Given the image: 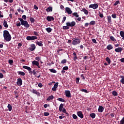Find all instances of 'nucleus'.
Segmentation results:
<instances>
[{
	"mask_svg": "<svg viewBox=\"0 0 124 124\" xmlns=\"http://www.w3.org/2000/svg\"><path fill=\"white\" fill-rule=\"evenodd\" d=\"M3 37L5 41L6 42H9L11 40V35H10V33H9V31L7 30H4L3 31Z\"/></svg>",
	"mask_w": 124,
	"mask_h": 124,
	"instance_id": "obj_1",
	"label": "nucleus"
},
{
	"mask_svg": "<svg viewBox=\"0 0 124 124\" xmlns=\"http://www.w3.org/2000/svg\"><path fill=\"white\" fill-rule=\"evenodd\" d=\"M66 26L62 27L63 30H69V27H71L72 28L74 27L76 25V22H75V21H72L71 22H67L66 23Z\"/></svg>",
	"mask_w": 124,
	"mask_h": 124,
	"instance_id": "obj_2",
	"label": "nucleus"
},
{
	"mask_svg": "<svg viewBox=\"0 0 124 124\" xmlns=\"http://www.w3.org/2000/svg\"><path fill=\"white\" fill-rule=\"evenodd\" d=\"M18 19L20 21L22 26H24L25 28H27V29H29V28H30V24H29L28 21L24 20V19H23V18L21 17L18 18Z\"/></svg>",
	"mask_w": 124,
	"mask_h": 124,
	"instance_id": "obj_3",
	"label": "nucleus"
},
{
	"mask_svg": "<svg viewBox=\"0 0 124 124\" xmlns=\"http://www.w3.org/2000/svg\"><path fill=\"white\" fill-rule=\"evenodd\" d=\"M73 41L72 42V45H78L81 43V40L78 39V37H75L72 39Z\"/></svg>",
	"mask_w": 124,
	"mask_h": 124,
	"instance_id": "obj_4",
	"label": "nucleus"
},
{
	"mask_svg": "<svg viewBox=\"0 0 124 124\" xmlns=\"http://www.w3.org/2000/svg\"><path fill=\"white\" fill-rule=\"evenodd\" d=\"M26 39L27 40H35V39H37V37L36 36H28Z\"/></svg>",
	"mask_w": 124,
	"mask_h": 124,
	"instance_id": "obj_5",
	"label": "nucleus"
},
{
	"mask_svg": "<svg viewBox=\"0 0 124 124\" xmlns=\"http://www.w3.org/2000/svg\"><path fill=\"white\" fill-rule=\"evenodd\" d=\"M89 8H93V9H97V8H98V4L96 3L90 4L89 5Z\"/></svg>",
	"mask_w": 124,
	"mask_h": 124,
	"instance_id": "obj_6",
	"label": "nucleus"
},
{
	"mask_svg": "<svg viewBox=\"0 0 124 124\" xmlns=\"http://www.w3.org/2000/svg\"><path fill=\"white\" fill-rule=\"evenodd\" d=\"M65 13H67L69 15H70V14H72V11L71 10V9L69 7H66L65 9Z\"/></svg>",
	"mask_w": 124,
	"mask_h": 124,
	"instance_id": "obj_7",
	"label": "nucleus"
},
{
	"mask_svg": "<svg viewBox=\"0 0 124 124\" xmlns=\"http://www.w3.org/2000/svg\"><path fill=\"white\" fill-rule=\"evenodd\" d=\"M32 65H36L38 68H40V66H39V62L38 61H36L35 60L32 62Z\"/></svg>",
	"mask_w": 124,
	"mask_h": 124,
	"instance_id": "obj_8",
	"label": "nucleus"
},
{
	"mask_svg": "<svg viewBox=\"0 0 124 124\" xmlns=\"http://www.w3.org/2000/svg\"><path fill=\"white\" fill-rule=\"evenodd\" d=\"M16 84L17 86H22L23 85V80H22V78H18L17 79V81L16 82Z\"/></svg>",
	"mask_w": 124,
	"mask_h": 124,
	"instance_id": "obj_9",
	"label": "nucleus"
},
{
	"mask_svg": "<svg viewBox=\"0 0 124 124\" xmlns=\"http://www.w3.org/2000/svg\"><path fill=\"white\" fill-rule=\"evenodd\" d=\"M58 86H59V82H56L53 87L52 88V91L53 92H56L57 91V89L58 88Z\"/></svg>",
	"mask_w": 124,
	"mask_h": 124,
	"instance_id": "obj_10",
	"label": "nucleus"
},
{
	"mask_svg": "<svg viewBox=\"0 0 124 124\" xmlns=\"http://www.w3.org/2000/svg\"><path fill=\"white\" fill-rule=\"evenodd\" d=\"M65 94L66 97H71V93H70V91L68 90L65 91Z\"/></svg>",
	"mask_w": 124,
	"mask_h": 124,
	"instance_id": "obj_11",
	"label": "nucleus"
},
{
	"mask_svg": "<svg viewBox=\"0 0 124 124\" xmlns=\"http://www.w3.org/2000/svg\"><path fill=\"white\" fill-rule=\"evenodd\" d=\"M35 48H36V47L35 46V45H34V44H31V47L29 48V50L32 52V51H34V50H35Z\"/></svg>",
	"mask_w": 124,
	"mask_h": 124,
	"instance_id": "obj_12",
	"label": "nucleus"
},
{
	"mask_svg": "<svg viewBox=\"0 0 124 124\" xmlns=\"http://www.w3.org/2000/svg\"><path fill=\"white\" fill-rule=\"evenodd\" d=\"M77 115L80 119H83L84 118V114L82 113V111H79L77 112Z\"/></svg>",
	"mask_w": 124,
	"mask_h": 124,
	"instance_id": "obj_13",
	"label": "nucleus"
},
{
	"mask_svg": "<svg viewBox=\"0 0 124 124\" xmlns=\"http://www.w3.org/2000/svg\"><path fill=\"white\" fill-rule=\"evenodd\" d=\"M124 48L123 47H118L115 49V51L116 52V53H121V52H122V51H123Z\"/></svg>",
	"mask_w": 124,
	"mask_h": 124,
	"instance_id": "obj_14",
	"label": "nucleus"
},
{
	"mask_svg": "<svg viewBox=\"0 0 124 124\" xmlns=\"http://www.w3.org/2000/svg\"><path fill=\"white\" fill-rule=\"evenodd\" d=\"M46 20L48 21V22H51V21H54L55 18L53 16H47L46 17Z\"/></svg>",
	"mask_w": 124,
	"mask_h": 124,
	"instance_id": "obj_15",
	"label": "nucleus"
},
{
	"mask_svg": "<svg viewBox=\"0 0 124 124\" xmlns=\"http://www.w3.org/2000/svg\"><path fill=\"white\" fill-rule=\"evenodd\" d=\"M104 110V108L101 106H99V108L98 109V111L99 113H102L103 111Z\"/></svg>",
	"mask_w": 124,
	"mask_h": 124,
	"instance_id": "obj_16",
	"label": "nucleus"
},
{
	"mask_svg": "<svg viewBox=\"0 0 124 124\" xmlns=\"http://www.w3.org/2000/svg\"><path fill=\"white\" fill-rule=\"evenodd\" d=\"M31 92L32 93L37 94V95H39V94H40V93H39V92H37V91L35 89H32L31 91Z\"/></svg>",
	"mask_w": 124,
	"mask_h": 124,
	"instance_id": "obj_17",
	"label": "nucleus"
},
{
	"mask_svg": "<svg viewBox=\"0 0 124 124\" xmlns=\"http://www.w3.org/2000/svg\"><path fill=\"white\" fill-rule=\"evenodd\" d=\"M81 11L82 12H84V14H85L86 15H88V14H89V11H88V10H87V9L85 8H82Z\"/></svg>",
	"mask_w": 124,
	"mask_h": 124,
	"instance_id": "obj_18",
	"label": "nucleus"
},
{
	"mask_svg": "<svg viewBox=\"0 0 124 124\" xmlns=\"http://www.w3.org/2000/svg\"><path fill=\"white\" fill-rule=\"evenodd\" d=\"M43 42L42 41H37L36 43V44L40 47H43Z\"/></svg>",
	"mask_w": 124,
	"mask_h": 124,
	"instance_id": "obj_19",
	"label": "nucleus"
},
{
	"mask_svg": "<svg viewBox=\"0 0 124 124\" xmlns=\"http://www.w3.org/2000/svg\"><path fill=\"white\" fill-rule=\"evenodd\" d=\"M54 99V95H51L49 96L46 99L47 101H50V100H53Z\"/></svg>",
	"mask_w": 124,
	"mask_h": 124,
	"instance_id": "obj_20",
	"label": "nucleus"
},
{
	"mask_svg": "<svg viewBox=\"0 0 124 124\" xmlns=\"http://www.w3.org/2000/svg\"><path fill=\"white\" fill-rule=\"evenodd\" d=\"M46 12H52V11H53V7L49 6L48 8L46 9Z\"/></svg>",
	"mask_w": 124,
	"mask_h": 124,
	"instance_id": "obj_21",
	"label": "nucleus"
},
{
	"mask_svg": "<svg viewBox=\"0 0 124 124\" xmlns=\"http://www.w3.org/2000/svg\"><path fill=\"white\" fill-rule=\"evenodd\" d=\"M73 55H74L73 60L75 62H76V60H78V57H77V55H76V52H74Z\"/></svg>",
	"mask_w": 124,
	"mask_h": 124,
	"instance_id": "obj_22",
	"label": "nucleus"
},
{
	"mask_svg": "<svg viewBox=\"0 0 124 124\" xmlns=\"http://www.w3.org/2000/svg\"><path fill=\"white\" fill-rule=\"evenodd\" d=\"M23 68H24V69H27L28 71H31V68L28 66H23Z\"/></svg>",
	"mask_w": 124,
	"mask_h": 124,
	"instance_id": "obj_23",
	"label": "nucleus"
},
{
	"mask_svg": "<svg viewBox=\"0 0 124 124\" xmlns=\"http://www.w3.org/2000/svg\"><path fill=\"white\" fill-rule=\"evenodd\" d=\"M120 78H121V80H120V83L122 84H124V76H120Z\"/></svg>",
	"mask_w": 124,
	"mask_h": 124,
	"instance_id": "obj_24",
	"label": "nucleus"
},
{
	"mask_svg": "<svg viewBox=\"0 0 124 124\" xmlns=\"http://www.w3.org/2000/svg\"><path fill=\"white\" fill-rule=\"evenodd\" d=\"M120 34L121 37H122V39L123 40H124V31H120Z\"/></svg>",
	"mask_w": 124,
	"mask_h": 124,
	"instance_id": "obj_25",
	"label": "nucleus"
},
{
	"mask_svg": "<svg viewBox=\"0 0 124 124\" xmlns=\"http://www.w3.org/2000/svg\"><path fill=\"white\" fill-rule=\"evenodd\" d=\"M107 49L108 50H112V49H113V46H112V45H108L107 46Z\"/></svg>",
	"mask_w": 124,
	"mask_h": 124,
	"instance_id": "obj_26",
	"label": "nucleus"
},
{
	"mask_svg": "<svg viewBox=\"0 0 124 124\" xmlns=\"http://www.w3.org/2000/svg\"><path fill=\"white\" fill-rule=\"evenodd\" d=\"M3 25L4 28H8V24H7V21H6V20H4Z\"/></svg>",
	"mask_w": 124,
	"mask_h": 124,
	"instance_id": "obj_27",
	"label": "nucleus"
},
{
	"mask_svg": "<svg viewBox=\"0 0 124 124\" xmlns=\"http://www.w3.org/2000/svg\"><path fill=\"white\" fill-rule=\"evenodd\" d=\"M62 108H63V104H61L59 106V111H60V112H62Z\"/></svg>",
	"mask_w": 124,
	"mask_h": 124,
	"instance_id": "obj_28",
	"label": "nucleus"
},
{
	"mask_svg": "<svg viewBox=\"0 0 124 124\" xmlns=\"http://www.w3.org/2000/svg\"><path fill=\"white\" fill-rule=\"evenodd\" d=\"M73 16H75L76 18H78L79 17V15L77 12H75L72 14Z\"/></svg>",
	"mask_w": 124,
	"mask_h": 124,
	"instance_id": "obj_29",
	"label": "nucleus"
},
{
	"mask_svg": "<svg viewBox=\"0 0 124 124\" xmlns=\"http://www.w3.org/2000/svg\"><path fill=\"white\" fill-rule=\"evenodd\" d=\"M95 113H92L90 114V116L91 117L92 119H94V118H95Z\"/></svg>",
	"mask_w": 124,
	"mask_h": 124,
	"instance_id": "obj_30",
	"label": "nucleus"
},
{
	"mask_svg": "<svg viewBox=\"0 0 124 124\" xmlns=\"http://www.w3.org/2000/svg\"><path fill=\"white\" fill-rule=\"evenodd\" d=\"M46 31H47V32H48V33H50V32H51L52 31V29L51 28L48 27V28L46 29Z\"/></svg>",
	"mask_w": 124,
	"mask_h": 124,
	"instance_id": "obj_31",
	"label": "nucleus"
},
{
	"mask_svg": "<svg viewBox=\"0 0 124 124\" xmlns=\"http://www.w3.org/2000/svg\"><path fill=\"white\" fill-rule=\"evenodd\" d=\"M7 108H8V110L11 111L12 110V106H11V105L8 104L7 106Z\"/></svg>",
	"mask_w": 124,
	"mask_h": 124,
	"instance_id": "obj_32",
	"label": "nucleus"
},
{
	"mask_svg": "<svg viewBox=\"0 0 124 124\" xmlns=\"http://www.w3.org/2000/svg\"><path fill=\"white\" fill-rule=\"evenodd\" d=\"M49 71L52 73H57V70L54 69H49Z\"/></svg>",
	"mask_w": 124,
	"mask_h": 124,
	"instance_id": "obj_33",
	"label": "nucleus"
},
{
	"mask_svg": "<svg viewBox=\"0 0 124 124\" xmlns=\"http://www.w3.org/2000/svg\"><path fill=\"white\" fill-rule=\"evenodd\" d=\"M107 17H108V23H111L112 21L111 20V16H107Z\"/></svg>",
	"mask_w": 124,
	"mask_h": 124,
	"instance_id": "obj_34",
	"label": "nucleus"
},
{
	"mask_svg": "<svg viewBox=\"0 0 124 124\" xmlns=\"http://www.w3.org/2000/svg\"><path fill=\"white\" fill-rule=\"evenodd\" d=\"M17 73L19 74V75H22V76H25V73L24 72L18 71Z\"/></svg>",
	"mask_w": 124,
	"mask_h": 124,
	"instance_id": "obj_35",
	"label": "nucleus"
},
{
	"mask_svg": "<svg viewBox=\"0 0 124 124\" xmlns=\"http://www.w3.org/2000/svg\"><path fill=\"white\" fill-rule=\"evenodd\" d=\"M112 94L114 96H117V95H118V92L116 91H113L112 92Z\"/></svg>",
	"mask_w": 124,
	"mask_h": 124,
	"instance_id": "obj_36",
	"label": "nucleus"
},
{
	"mask_svg": "<svg viewBox=\"0 0 124 124\" xmlns=\"http://www.w3.org/2000/svg\"><path fill=\"white\" fill-rule=\"evenodd\" d=\"M106 61L108 62V64H110V63H111V60H110V58H109V57H107L106 58Z\"/></svg>",
	"mask_w": 124,
	"mask_h": 124,
	"instance_id": "obj_37",
	"label": "nucleus"
},
{
	"mask_svg": "<svg viewBox=\"0 0 124 124\" xmlns=\"http://www.w3.org/2000/svg\"><path fill=\"white\" fill-rule=\"evenodd\" d=\"M8 62L10 65H13V63H14V62L12 60H9L8 61Z\"/></svg>",
	"mask_w": 124,
	"mask_h": 124,
	"instance_id": "obj_38",
	"label": "nucleus"
},
{
	"mask_svg": "<svg viewBox=\"0 0 124 124\" xmlns=\"http://www.w3.org/2000/svg\"><path fill=\"white\" fill-rule=\"evenodd\" d=\"M110 39L114 42H115V41H116V39H115V38L113 36H111L110 37Z\"/></svg>",
	"mask_w": 124,
	"mask_h": 124,
	"instance_id": "obj_39",
	"label": "nucleus"
},
{
	"mask_svg": "<svg viewBox=\"0 0 124 124\" xmlns=\"http://www.w3.org/2000/svg\"><path fill=\"white\" fill-rule=\"evenodd\" d=\"M80 91L82 92V93H89V91L86 89H81Z\"/></svg>",
	"mask_w": 124,
	"mask_h": 124,
	"instance_id": "obj_40",
	"label": "nucleus"
},
{
	"mask_svg": "<svg viewBox=\"0 0 124 124\" xmlns=\"http://www.w3.org/2000/svg\"><path fill=\"white\" fill-rule=\"evenodd\" d=\"M30 20L31 23H34V22H35V19H34L33 17H30Z\"/></svg>",
	"mask_w": 124,
	"mask_h": 124,
	"instance_id": "obj_41",
	"label": "nucleus"
},
{
	"mask_svg": "<svg viewBox=\"0 0 124 124\" xmlns=\"http://www.w3.org/2000/svg\"><path fill=\"white\" fill-rule=\"evenodd\" d=\"M35 60H36V61H37V62H40V61H41V57H36L35 58Z\"/></svg>",
	"mask_w": 124,
	"mask_h": 124,
	"instance_id": "obj_42",
	"label": "nucleus"
},
{
	"mask_svg": "<svg viewBox=\"0 0 124 124\" xmlns=\"http://www.w3.org/2000/svg\"><path fill=\"white\" fill-rule=\"evenodd\" d=\"M66 62H67V60H66V59H63L61 61V63L63 64L64 63H66Z\"/></svg>",
	"mask_w": 124,
	"mask_h": 124,
	"instance_id": "obj_43",
	"label": "nucleus"
},
{
	"mask_svg": "<svg viewBox=\"0 0 124 124\" xmlns=\"http://www.w3.org/2000/svg\"><path fill=\"white\" fill-rule=\"evenodd\" d=\"M119 3H120V1L119 0H117L113 4V6H116V5H118V4H119Z\"/></svg>",
	"mask_w": 124,
	"mask_h": 124,
	"instance_id": "obj_44",
	"label": "nucleus"
},
{
	"mask_svg": "<svg viewBox=\"0 0 124 124\" xmlns=\"http://www.w3.org/2000/svg\"><path fill=\"white\" fill-rule=\"evenodd\" d=\"M90 25H95V21L94 20H92L90 22Z\"/></svg>",
	"mask_w": 124,
	"mask_h": 124,
	"instance_id": "obj_45",
	"label": "nucleus"
},
{
	"mask_svg": "<svg viewBox=\"0 0 124 124\" xmlns=\"http://www.w3.org/2000/svg\"><path fill=\"white\" fill-rule=\"evenodd\" d=\"M57 100H59V101H61V102H64V99L62 98H59L57 99Z\"/></svg>",
	"mask_w": 124,
	"mask_h": 124,
	"instance_id": "obj_46",
	"label": "nucleus"
},
{
	"mask_svg": "<svg viewBox=\"0 0 124 124\" xmlns=\"http://www.w3.org/2000/svg\"><path fill=\"white\" fill-rule=\"evenodd\" d=\"M80 80V78H76V82L77 84H79V81Z\"/></svg>",
	"mask_w": 124,
	"mask_h": 124,
	"instance_id": "obj_47",
	"label": "nucleus"
},
{
	"mask_svg": "<svg viewBox=\"0 0 124 124\" xmlns=\"http://www.w3.org/2000/svg\"><path fill=\"white\" fill-rule=\"evenodd\" d=\"M65 20H66V16H64L62 18V23H64V22H65Z\"/></svg>",
	"mask_w": 124,
	"mask_h": 124,
	"instance_id": "obj_48",
	"label": "nucleus"
},
{
	"mask_svg": "<svg viewBox=\"0 0 124 124\" xmlns=\"http://www.w3.org/2000/svg\"><path fill=\"white\" fill-rule=\"evenodd\" d=\"M33 33H34V35H35L36 36H38L39 35L37 31H34Z\"/></svg>",
	"mask_w": 124,
	"mask_h": 124,
	"instance_id": "obj_49",
	"label": "nucleus"
},
{
	"mask_svg": "<svg viewBox=\"0 0 124 124\" xmlns=\"http://www.w3.org/2000/svg\"><path fill=\"white\" fill-rule=\"evenodd\" d=\"M77 118H78V117H77L76 114H73V119H74V120H77Z\"/></svg>",
	"mask_w": 124,
	"mask_h": 124,
	"instance_id": "obj_50",
	"label": "nucleus"
},
{
	"mask_svg": "<svg viewBox=\"0 0 124 124\" xmlns=\"http://www.w3.org/2000/svg\"><path fill=\"white\" fill-rule=\"evenodd\" d=\"M63 70H68V66H66L63 67L62 68Z\"/></svg>",
	"mask_w": 124,
	"mask_h": 124,
	"instance_id": "obj_51",
	"label": "nucleus"
},
{
	"mask_svg": "<svg viewBox=\"0 0 124 124\" xmlns=\"http://www.w3.org/2000/svg\"><path fill=\"white\" fill-rule=\"evenodd\" d=\"M120 124H124V117L120 121Z\"/></svg>",
	"mask_w": 124,
	"mask_h": 124,
	"instance_id": "obj_52",
	"label": "nucleus"
},
{
	"mask_svg": "<svg viewBox=\"0 0 124 124\" xmlns=\"http://www.w3.org/2000/svg\"><path fill=\"white\" fill-rule=\"evenodd\" d=\"M99 16L100 18H103V17H104L103 14L100 13V12H99Z\"/></svg>",
	"mask_w": 124,
	"mask_h": 124,
	"instance_id": "obj_53",
	"label": "nucleus"
},
{
	"mask_svg": "<svg viewBox=\"0 0 124 124\" xmlns=\"http://www.w3.org/2000/svg\"><path fill=\"white\" fill-rule=\"evenodd\" d=\"M44 108H47V107H50V105L46 104L44 105Z\"/></svg>",
	"mask_w": 124,
	"mask_h": 124,
	"instance_id": "obj_54",
	"label": "nucleus"
},
{
	"mask_svg": "<svg viewBox=\"0 0 124 124\" xmlns=\"http://www.w3.org/2000/svg\"><path fill=\"white\" fill-rule=\"evenodd\" d=\"M23 20H27V16L26 15H23L22 16Z\"/></svg>",
	"mask_w": 124,
	"mask_h": 124,
	"instance_id": "obj_55",
	"label": "nucleus"
},
{
	"mask_svg": "<svg viewBox=\"0 0 124 124\" xmlns=\"http://www.w3.org/2000/svg\"><path fill=\"white\" fill-rule=\"evenodd\" d=\"M38 86L39 88H42V87H43V85L41 83H39L38 84Z\"/></svg>",
	"mask_w": 124,
	"mask_h": 124,
	"instance_id": "obj_56",
	"label": "nucleus"
},
{
	"mask_svg": "<svg viewBox=\"0 0 124 124\" xmlns=\"http://www.w3.org/2000/svg\"><path fill=\"white\" fill-rule=\"evenodd\" d=\"M92 42H93V43H95V44L97 43V42H96V40H95V39H92Z\"/></svg>",
	"mask_w": 124,
	"mask_h": 124,
	"instance_id": "obj_57",
	"label": "nucleus"
},
{
	"mask_svg": "<svg viewBox=\"0 0 124 124\" xmlns=\"http://www.w3.org/2000/svg\"><path fill=\"white\" fill-rule=\"evenodd\" d=\"M44 116H49V115H50V113H49V112H44Z\"/></svg>",
	"mask_w": 124,
	"mask_h": 124,
	"instance_id": "obj_58",
	"label": "nucleus"
},
{
	"mask_svg": "<svg viewBox=\"0 0 124 124\" xmlns=\"http://www.w3.org/2000/svg\"><path fill=\"white\" fill-rule=\"evenodd\" d=\"M21 26V23L18 21V23H16V27H20Z\"/></svg>",
	"mask_w": 124,
	"mask_h": 124,
	"instance_id": "obj_59",
	"label": "nucleus"
},
{
	"mask_svg": "<svg viewBox=\"0 0 124 124\" xmlns=\"http://www.w3.org/2000/svg\"><path fill=\"white\" fill-rule=\"evenodd\" d=\"M0 79H2V78H3V74L1 73H0Z\"/></svg>",
	"mask_w": 124,
	"mask_h": 124,
	"instance_id": "obj_60",
	"label": "nucleus"
},
{
	"mask_svg": "<svg viewBox=\"0 0 124 124\" xmlns=\"http://www.w3.org/2000/svg\"><path fill=\"white\" fill-rule=\"evenodd\" d=\"M111 16L112 17V18H113L114 19L116 18V14H112L111 15Z\"/></svg>",
	"mask_w": 124,
	"mask_h": 124,
	"instance_id": "obj_61",
	"label": "nucleus"
},
{
	"mask_svg": "<svg viewBox=\"0 0 124 124\" xmlns=\"http://www.w3.org/2000/svg\"><path fill=\"white\" fill-rule=\"evenodd\" d=\"M34 9H36V10H38V7H37V6H36V5H34Z\"/></svg>",
	"mask_w": 124,
	"mask_h": 124,
	"instance_id": "obj_62",
	"label": "nucleus"
},
{
	"mask_svg": "<svg viewBox=\"0 0 124 124\" xmlns=\"http://www.w3.org/2000/svg\"><path fill=\"white\" fill-rule=\"evenodd\" d=\"M62 112L64 113H66V109H65V108H63V109H62Z\"/></svg>",
	"mask_w": 124,
	"mask_h": 124,
	"instance_id": "obj_63",
	"label": "nucleus"
},
{
	"mask_svg": "<svg viewBox=\"0 0 124 124\" xmlns=\"http://www.w3.org/2000/svg\"><path fill=\"white\" fill-rule=\"evenodd\" d=\"M120 61L121 62H124V58L120 59Z\"/></svg>",
	"mask_w": 124,
	"mask_h": 124,
	"instance_id": "obj_64",
	"label": "nucleus"
}]
</instances>
